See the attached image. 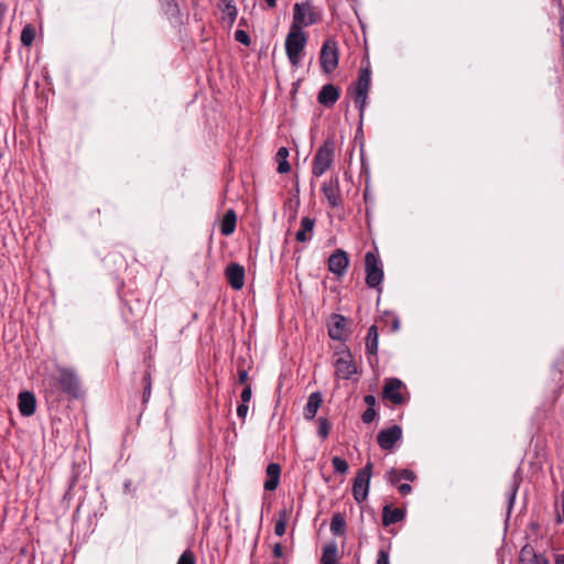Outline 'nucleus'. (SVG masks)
<instances>
[{"instance_id":"f257e3e1","label":"nucleus","mask_w":564,"mask_h":564,"mask_svg":"<svg viewBox=\"0 0 564 564\" xmlns=\"http://www.w3.org/2000/svg\"><path fill=\"white\" fill-rule=\"evenodd\" d=\"M370 84L371 67L369 61H367L366 65L362 64L359 69L357 82L352 87L348 88V93L351 95L354 102L359 110L360 120L364 118Z\"/></svg>"},{"instance_id":"f03ea898","label":"nucleus","mask_w":564,"mask_h":564,"mask_svg":"<svg viewBox=\"0 0 564 564\" xmlns=\"http://www.w3.org/2000/svg\"><path fill=\"white\" fill-rule=\"evenodd\" d=\"M322 17V10L314 6L312 1L296 2L293 7V19L290 28L303 31L304 28L321 22Z\"/></svg>"},{"instance_id":"7ed1b4c3","label":"nucleus","mask_w":564,"mask_h":564,"mask_svg":"<svg viewBox=\"0 0 564 564\" xmlns=\"http://www.w3.org/2000/svg\"><path fill=\"white\" fill-rule=\"evenodd\" d=\"M336 141L334 137H328L316 150L312 162V175L321 177L333 165L335 159Z\"/></svg>"},{"instance_id":"20e7f679","label":"nucleus","mask_w":564,"mask_h":564,"mask_svg":"<svg viewBox=\"0 0 564 564\" xmlns=\"http://www.w3.org/2000/svg\"><path fill=\"white\" fill-rule=\"evenodd\" d=\"M306 43L307 36L304 31L290 28L285 37V53L293 67H299Z\"/></svg>"},{"instance_id":"39448f33","label":"nucleus","mask_w":564,"mask_h":564,"mask_svg":"<svg viewBox=\"0 0 564 564\" xmlns=\"http://www.w3.org/2000/svg\"><path fill=\"white\" fill-rule=\"evenodd\" d=\"M57 373L58 376L55 378V381L61 391L69 399L80 398L82 387L76 371L72 368L58 367Z\"/></svg>"},{"instance_id":"423d86ee","label":"nucleus","mask_w":564,"mask_h":564,"mask_svg":"<svg viewBox=\"0 0 564 564\" xmlns=\"http://www.w3.org/2000/svg\"><path fill=\"white\" fill-rule=\"evenodd\" d=\"M366 284L368 288L381 291L383 280V268L377 252L368 251L365 256Z\"/></svg>"},{"instance_id":"0eeeda50","label":"nucleus","mask_w":564,"mask_h":564,"mask_svg":"<svg viewBox=\"0 0 564 564\" xmlns=\"http://www.w3.org/2000/svg\"><path fill=\"white\" fill-rule=\"evenodd\" d=\"M372 468V462L368 460L366 465L357 471L354 478L352 496L354 499L359 503L365 501L368 497Z\"/></svg>"},{"instance_id":"6e6552de","label":"nucleus","mask_w":564,"mask_h":564,"mask_svg":"<svg viewBox=\"0 0 564 564\" xmlns=\"http://www.w3.org/2000/svg\"><path fill=\"white\" fill-rule=\"evenodd\" d=\"M339 53L338 46L335 40L327 39L324 41L321 54L319 63L321 68L325 74L333 73L338 66Z\"/></svg>"},{"instance_id":"1a4fd4ad","label":"nucleus","mask_w":564,"mask_h":564,"mask_svg":"<svg viewBox=\"0 0 564 564\" xmlns=\"http://www.w3.org/2000/svg\"><path fill=\"white\" fill-rule=\"evenodd\" d=\"M335 360V375L340 379L348 380L357 372V365L349 349L337 352Z\"/></svg>"},{"instance_id":"9d476101","label":"nucleus","mask_w":564,"mask_h":564,"mask_svg":"<svg viewBox=\"0 0 564 564\" xmlns=\"http://www.w3.org/2000/svg\"><path fill=\"white\" fill-rule=\"evenodd\" d=\"M404 388L403 382L397 378H390L386 381L382 389V398L390 401L394 405H401L406 402V398L401 390Z\"/></svg>"},{"instance_id":"9b49d317","label":"nucleus","mask_w":564,"mask_h":564,"mask_svg":"<svg viewBox=\"0 0 564 564\" xmlns=\"http://www.w3.org/2000/svg\"><path fill=\"white\" fill-rule=\"evenodd\" d=\"M402 438L401 426L394 424L388 429L381 430L377 434V443L383 451L392 452L397 442Z\"/></svg>"},{"instance_id":"f8f14e48","label":"nucleus","mask_w":564,"mask_h":564,"mask_svg":"<svg viewBox=\"0 0 564 564\" xmlns=\"http://www.w3.org/2000/svg\"><path fill=\"white\" fill-rule=\"evenodd\" d=\"M349 265L348 253L343 249H336L328 258V270L337 276H343Z\"/></svg>"},{"instance_id":"ddd939ff","label":"nucleus","mask_w":564,"mask_h":564,"mask_svg":"<svg viewBox=\"0 0 564 564\" xmlns=\"http://www.w3.org/2000/svg\"><path fill=\"white\" fill-rule=\"evenodd\" d=\"M328 336L333 340L344 341L347 338V318L340 314H332L327 326Z\"/></svg>"},{"instance_id":"4468645a","label":"nucleus","mask_w":564,"mask_h":564,"mask_svg":"<svg viewBox=\"0 0 564 564\" xmlns=\"http://www.w3.org/2000/svg\"><path fill=\"white\" fill-rule=\"evenodd\" d=\"M322 192L332 207H338L343 204V197L339 188V180L337 176L330 177L322 186Z\"/></svg>"},{"instance_id":"2eb2a0df","label":"nucleus","mask_w":564,"mask_h":564,"mask_svg":"<svg viewBox=\"0 0 564 564\" xmlns=\"http://www.w3.org/2000/svg\"><path fill=\"white\" fill-rule=\"evenodd\" d=\"M228 284L236 291L245 285V268L238 263H230L225 269Z\"/></svg>"},{"instance_id":"dca6fc26","label":"nucleus","mask_w":564,"mask_h":564,"mask_svg":"<svg viewBox=\"0 0 564 564\" xmlns=\"http://www.w3.org/2000/svg\"><path fill=\"white\" fill-rule=\"evenodd\" d=\"M18 408L22 416H31L36 410V399L33 392L22 391L18 395Z\"/></svg>"},{"instance_id":"f3484780","label":"nucleus","mask_w":564,"mask_h":564,"mask_svg":"<svg viewBox=\"0 0 564 564\" xmlns=\"http://www.w3.org/2000/svg\"><path fill=\"white\" fill-rule=\"evenodd\" d=\"M340 96L339 89L333 84H326L317 95V101L324 107H333Z\"/></svg>"},{"instance_id":"a211bd4d","label":"nucleus","mask_w":564,"mask_h":564,"mask_svg":"<svg viewBox=\"0 0 564 564\" xmlns=\"http://www.w3.org/2000/svg\"><path fill=\"white\" fill-rule=\"evenodd\" d=\"M315 223L316 221L314 218H311L308 216L303 217L301 219V227L295 234L296 241L304 243L312 240Z\"/></svg>"},{"instance_id":"6ab92c4d","label":"nucleus","mask_w":564,"mask_h":564,"mask_svg":"<svg viewBox=\"0 0 564 564\" xmlns=\"http://www.w3.org/2000/svg\"><path fill=\"white\" fill-rule=\"evenodd\" d=\"M267 480L263 484V487L267 491H273L276 489L280 475H281V466L276 463H270L265 469Z\"/></svg>"},{"instance_id":"aec40b11","label":"nucleus","mask_w":564,"mask_h":564,"mask_svg":"<svg viewBox=\"0 0 564 564\" xmlns=\"http://www.w3.org/2000/svg\"><path fill=\"white\" fill-rule=\"evenodd\" d=\"M519 564H549L542 554H536L531 545L522 547L519 556Z\"/></svg>"},{"instance_id":"412c9836","label":"nucleus","mask_w":564,"mask_h":564,"mask_svg":"<svg viewBox=\"0 0 564 564\" xmlns=\"http://www.w3.org/2000/svg\"><path fill=\"white\" fill-rule=\"evenodd\" d=\"M386 479L391 485H397L401 480L414 481L416 479V475H415V473L413 470H410V469H406V468H404V469L390 468L386 473Z\"/></svg>"},{"instance_id":"4be33fe9","label":"nucleus","mask_w":564,"mask_h":564,"mask_svg":"<svg viewBox=\"0 0 564 564\" xmlns=\"http://www.w3.org/2000/svg\"><path fill=\"white\" fill-rule=\"evenodd\" d=\"M323 402L322 393L316 391L308 395L307 403L304 408V419L307 421L313 420Z\"/></svg>"},{"instance_id":"5701e85b","label":"nucleus","mask_w":564,"mask_h":564,"mask_svg":"<svg viewBox=\"0 0 564 564\" xmlns=\"http://www.w3.org/2000/svg\"><path fill=\"white\" fill-rule=\"evenodd\" d=\"M405 517V511L401 508L392 509L391 506L386 505L382 509V525L389 527L400 522Z\"/></svg>"},{"instance_id":"b1692460","label":"nucleus","mask_w":564,"mask_h":564,"mask_svg":"<svg viewBox=\"0 0 564 564\" xmlns=\"http://www.w3.org/2000/svg\"><path fill=\"white\" fill-rule=\"evenodd\" d=\"M237 225V214L234 209H228L220 223V232L223 236H230L234 234Z\"/></svg>"},{"instance_id":"393cba45","label":"nucleus","mask_w":564,"mask_h":564,"mask_svg":"<svg viewBox=\"0 0 564 564\" xmlns=\"http://www.w3.org/2000/svg\"><path fill=\"white\" fill-rule=\"evenodd\" d=\"M219 10L224 14V19L228 20L229 25H232L237 19L238 10L234 0H219Z\"/></svg>"},{"instance_id":"a878e982","label":"nucleus","mask_w":564,"mask_h":564,"mask_svg":"<svg viewBox=\"0 0 564 564\" xmlns=\"http://www.w3.org/2000/svg\"><path fill=\"white\" fill-rule=\"evenodd\" d=\"M378 328L376 325L369 327L366 337V352L370 356H377L378 354Z\"/></svg>"},{"instance_id":"bb28decb","label":"nucleus","mask_w":564,"mask_h":564,"mask_svg":"<svg viewBox=\"0 0 564 564\" xmlns=\"http://www.w3.org/2000/svg\"><path fill=\"white\" fill-rule=\"evenodd\" d=\"M289 150L285 147H281L278 149L275 154V162L278 164L276 172L280 174H286L291 171V165L288 161Z\"/></svg>"},{"instance_id":"cd10ccee","label":"nucleus","mask_w":564,"mask_h":564,"mask_svg":"<svg viewBox=\"0 0 564 564\" xmlns=\"http://www.w3.org/2000/svg\"><path fill=\"white\" fill-rule=\"evenodd\" d=\"M292 513V507L291 508H283L279 511L278 520L274 524V533L279 536H282L285 533L286 530V523Z\"/></svg>"},{"instance_id":"c85d7f7f","label":"nucleus","mask_w":564,"mask_h":564,"mask_svg":"<svg viewBox=\"0 0 564 564\" xmlns=\"http://www.w3.org/2000/svg\"><path fill=\"white\" fill-rule=\"evenodd\" d=\"M337 556H338L337 544L335 542H330L323 547L321 563L322 564L338 563Z\"/></svg>"},{"instance_id":"c756f323","label":"nucleus","mask_w":564,"mask_h":564,"mask_svg":"<svg viewBox=\"0 0 564 564\" xmlns=\"http://www.w3.org/2000/svg\"><path fill=\"white\" fill-rule=\"evenodd\" d=\"M329 529L334 535H337V536L343 535L345 533V529H346L345 517L339 512L334 513L332 517V520H330Z\"/></svg>"},{"instance_id":"7c9ffc66","label":"nucleus","mask_w":564,"mask_h":564,"mask_svg":"<svg viewBox=\"0 0 564 564\" xmlns=\"http://www.w3.org/2000/svg\"><path fill=\"white\" fill-rule=\"evenodd\" d=\"M141 384H142V389H143L142 405L145 406L150 400L151 391H152V376H151L150 367L145 370L142 381H141Z\"/></svg>"},{"instance_id":"2f4dec72","label":"nucleus","mask_w":564,"mask_h":564,"mask_svg":"<svg viewBox=\"0 0 564 564\" xmlns=\"http://www.w3.org/2000/svg\"><path fill=\"white\" fill-rule=\"evenodd\" d=\"M35 35H36L35 26L30 23L25 24L24 28L22 29L21 37H20L22 45L30 47L35 40Z\"/></svg>"},{"instance_id":"473e14b6","label":"nucleus","mask_w":564,"mask_h":564,"mask_svg":"<svg viewBox=\"0 0 564 564\" xmlns=\"http://www.w3.org/2000/svg\"><path fill=\"white\" fill-rule=\"evenodd\" d=\"M382 322L386 325H390L391 332H393V333H395L400 329V318L391 312H384V314L382 316Z\"/></svg>"},{"instance_id":"72a5a7b5","label":"nucleus","mask_w":564,"mask_h":564,"mask_svg":"<svg viewBox=\"0 0 564 564\" xmlns=\"http://www.w3.org/2000/svg\"><path fill=\"white\" fill-rule=\"evenodd\" d=\"M330 429H332V424L329 423V421L326 417L321 416L318 419V427H317L318 436H321L323 440H326L329 435Z\"/></svg>"},{"instance_id":"f704fd0d","label":"nucleus","mask_w":564,"mask_h":564,"mask_svg":"<svg viewBox=\"0 0 564 564\" xmlns=\"http://www.w3.org/2000/svg\"><path fill=\"white\" fill-rule=\"evenodd\" d=\"M332 465H333L334 470L340 475L346 474L349 468V465L346 462V459H344L339 456H334L332 458Z\"/></svg>"},{"instance_id":"c9c22d12","label":"nucleus","mask_w":564,"mask_h":564,"mask_svg":"<svg viewBox=\"0 0 564 564\" xmlns=\"http://www.w3.org/2000/svg\"><path fill=\"white\" fill-rule=\"evenodd\" d=\"M176 564H196L194 553L191 550H185L178 557Z\"/></svg>"},{"instance_id":"e433bc0d","label":"nucleus","mask_w":564,"mask_h":564,"mask_svg":"<svg viewBox=\"0 0 564 564\" xmlns=\"http://www.w3.org/2000/svg\"><path fill=\"white\" fill-rule=\"evenodd\" d=\"M235 40L246 46H249L251 43L250 36L243 30H237L235 32Z\"/></svg>"},{"instance_id":"4c0bfd02","label":"nucleus","mask_w":564,"mask_h":564,"mask_svg":"<svg viewBox=\"0 0 564 564\" xmlns=\"http://www.w3.org/2000/svg\"><path fill=\"white\" fill-rule=\"evenodd\" d=\"M377 416V412L375 408H367L366 411L361 415V420L364 423L369 424L371 423Z\"/></svg>"},{"instance_id":"58836bf2","label":"nucleus","mask_w":564,"mask_h":564,"mask_svg":"<svg viewBox=\"0 0 564 564\" xmlns=\"http://www.w3.org/2000/svg\"><path fill=\"white\" fill-rule=\"evenodd\" d=\"M106 259L109 261L111 260L115 264H118V268L126 267V260L120 253H110Z\"/></svg>"},{"instance_id":"ea45409f","label":"nucleus","mask_w":564,"mask_h":564,"mask_svg":"<svg viewBox=\"0 0 564 564\" xmlns=\"http://www.w3.org/2000/svg\"><path fill=\"white\" fill-rule=\"evenodd\" d=\"M376 564H390L388 550H384V549L379 550Z\"/></svg>"},{"instance_id":"a19ab883","label":"nucleus","mask_w":564,"mask_h":564,"mask_svg":"<svg viewBox=\"0 0 564 564\" xmlns=\"http://www.w3.org/2000/svg\"><path fill=\"white\" fill-rule=\"evenodd\" d=\"M251 395H252L251 387H250V384H246L240 394L241 402L248 403L251 399Z\"/></svg>"},{"instance_id":"79ce46f5","label":"nucleus","mask_w":564,"mask_h":564,"mask_svg":"<svg viewBox=\"0 0 564 564\" xmlns=\"http://www.w3.org/2000/svg\"><path fill=\"white\" fill-rule=\"evenodd\" d=\"M248 404L247 403H243L241 402L238 406H237V415L239 419H241L242 422H245L246 420V416H247V413H248Z\"/></svg>"},{"instance_id":"37998d69","label":"nucleus","mask_w":564,"mask_h":564,"mask_svg":"<svg viewBox=\"0 0 564 564\" xmlns=\"http://www.w3.org/2000/svg\"><path fill=\"white\" fill-rule=\"evenodd\" d=\"M517 491H518V485L513 484L508 492V508L509 510L512 508L513 506V501H514V498H516V495H517Z\"/></svg>"},{"instance_id":"c03bdc74","label":"nucleus","mask_w":564,"mask_h":564,"mask_svg":"<svg viewBox=\"0 0 564 564\" xmlns=\"http://www.w3.org/2000/svg\"><path fill=\"white\" fill-rule=\"evenodd\" d=\"M272 553L276 558H280L283 556V546L281 543H275L272 549Z\"/></svg>"},{"instance_id":"a18cd8bd","label":"nucleus","mask_w":564,"mask_h":564,"mask_svg":"<svg viewBox=\"0 0 564 564\" xmlns=\"http://www.w3.org/2000/svg\"><path fill=\"white\" fill-rule=\"evenodd\" d=\"M248 380V371L246 369L238 370V383L243 384Z\"/></svg>"},{"instance_id":"49530a36","label":"nucleus","mask_w":564,"mask_h":564,"mask_svg":"<svg viewBox=\"0 0 564 564\" xmlns=\"http://www.w3.org/2000/svg\"><path fill=\"white\" fill-rule=\"evenodd\" d=\"M398 491L402 496H405V495H408V494H410L412 491V487L409 484H401V485L398 486Z\"/></svg>"},{"instance_id":"de8ad7c7","label":"nucleus","mask_w":564,"mask_h":564,"mask_svg":"<svg viewBox=\"0 0 564 564\" xmlns=\"http://www.w3.org/2000/svg\"><path fill=\"white\" fill-rule=\"evenodd\" d=\"M364 401L367 404V408H375L376 405V398L372 394L365 395Z\"/></svg>"},{"instance_id":"09e8293b","label":"nucleus","mask_w":564,"mask_h":564,"mask_svg":"<svg viewBox=\"0 0 564 564\" xmlns=\"http://www.w3.org/2000/svg\"><path fill=\"white\" fill-rule=\"evenodd\" d=\"M555 564H564V554H560L556 556Z\"/></svg>"},{"instance_id":"8fccbe9b","label":"nucleus","mask_w":564,"mask_h":564,"mask_svg":"<svg viewBox=\"0 0 564 564\" xmlns=\"http://www.w3.org/2000/svg\"><path fill=\"white\" fill-rule=\"evenodd\" d=\"M265 3L271 9L276 7V0H265Z\"/></svg>"},{"instance_id":"3c124183","label":"nucleus","mask_w":564,"mask_h":564,"mask_svg":"<svg viewBox=\"0 0 564 564\" xmlns=\"http://www.w3.org/2000/svg\"><path fill=\"white\" fill-rule=\"evenodd\" d=\"M246 23H247L246 20L243 18H241L240 21H239V24L240 25H246Z\"/></svg>"},{"instance_id":"603ef678","label":"nucleus","mask_w":564,"mask_h":564,"mask_svg":"<svg viewBox=\"0 0 564 564\" xmlns=\"http://www.w3.org/2000/svg\"><path fill=\"white\" fill-rule=\"evenodd\" d=\"M271 564H281V563H279V562H273V563H271Z\"/></svg>"}]
</instances>
